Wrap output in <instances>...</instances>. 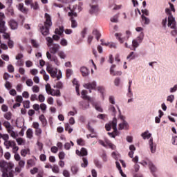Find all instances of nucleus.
I'll list each match as a JSON object with an SVG mask.
<instances>
[{
	"mask_svg": "<svg viewBox=\"0 0 177 177\" xmlns=\"http://www.w3.org/2000/svg\"><path fill=\"white\" fill-rule=\"evenodd\" d=\"M8 26H10L11 30H17V28H19V23L14 19H11L8 21Z\"/></svg>",
	"mask_w": 177,
	"mask_h": 177,
	"instance_id": "10",
	"label": "nucleus"
},
{
	"mask_svg": "<svg viewBox=\"0 0 177 177\" xmlns=\"http://www.w3.org/2000/svg\"><path fill=\"white\" fill-rule=\"evenodd\" d=\"M117 118H113V120L105 124L106 131H110L111 128L113 129V133H108L107 134L112 138H115L116 136H119L120 133L117 129Z\"/></svg>",
	"mask_w": 177,
	"mask_h": 177,
	"instance_id": "2",
	"label": "nucleus"
},
{
	"mask_svg": "<svg viewBox=\"0 0 177 177\" xmlns=\"http://www.w3.org/2000/svg\"><path fill=\"white\" fill-rule=\"evenodd\" d=\"M87 93H88V92L86 90H82V93H81L82 98L83 100H88L89 102L91 103V102H93V100L94 97H91L88 96Z\"/></svg>",
	"mask_w": 177,
	"mask_h": 177,
	"instance_id": "11",
	"label": "nucleus"
},
{
	"mask_svg": "<svg viewBox=\"0 0 177 177\" xmlns=\"http://www.w3.org/2000/svg\"><path fill=\"white\" fill-rule=\"evenodd\" d=\"M57 55L62 59H65L66 57V55L63 50L58 51Z\"/></svg>",
	"mask_w": 177,
	"mask_h": 177,
	"instance_id": "30",
	"label": "nucleus"
},
{
	"mask_svg": "<svg viewBox=\"0 0 177 177\" xmlns=\"http://www.w3.org/2000/svg\"><path fill=\"white\" fill-rule=\"evenodd\" d=\"M91 104H93V106L95 107V110L98 112H103V110L101 106H100L98 102H95V98H93V101L91 102Z\"/></svg>",
	"mask_w": 177,
	"mask_h": 177,
	"instance_id": "13",
	"label": "nucleus"
},
{
	"mask_svg": "<svg viewBox=\"0 0 177 177\" xmlns=\"http://www.w3.org/2000/svg\"><path fill=\"white\" fill-rule=\"evenodd\" d=\"M24 165H25V161L20 160L19 162V167L22 169V168H24Z\"/></svg>",
	"mask_w": 177,
	"mask_h": 177,
	"instance_id": "63",
	"label": "nucleus"
},
{
	"mask_svg": "<svg viewBox=\"0 0 177 177\" xmlns=\"http://www.w3.org/2000/svg\"><path fill=\"white\" fill-rule=\"evenodd\" d=\"M4 118L6 119L7 120H10L12 119L11 112H6V114H4Z\"/></svg>",
	"mask_w": 177,
	"mask_h": 177,
	"instance_id": "37",
	"label": "nucleus"
},
{
	"mask_svg": "<svg viewBox=\"0 0 177 177\" xmlns=\"http://www.w3.org/2000/svg\"><path fill=\"white\" fill-rule=\"evenodd\" d=\"M8 73H13L15 71V68L13 67V65L8 64Z\"/></svg>",
	"mask_w": 177,
	"mask_h": 177,
	"instance_id": "50",
	"label": "nucleus"
},
{
	"mask_svg": "<svg viewBox=\"0 0 177 177\" xmlns=\"http://www.w3.org/2000/svg\"><path fill=\"white\" fill-rule=\"evenodd\" d=\"M149 147H150L151 153H156V145H154L153 142V138L149 139Z\"/></svg>",
	"mask_w": 177,
	"mask_h": 177,
	"instance_id": "18",
	"label": "nucleus"
},
{
	"mask_svg": "<svg viewBox=\"0 0 177 177\" xmlns=\"http://www.w3.org/2000/svg\"><path fill=\"white\" fill-rule=\"evenodd\" d=\"M47 59L50 61L54 62L57 66H60V62L58 60V58L56 55H52L50 54L49 51L46 52Z\"/></svg>",
	"mask_w": 177,
	"mask_h": 177,
	"instance_id": "8",
	"label": "nucleus"
},
{
	"mask_svg": "<svg viewBox=\"0 0 177 177\" xmlns=\"http://www.w3.org/2000/svg\"><path fill=\"white\" fill-rule=\"evenodd\" d=\"M93 34L94 35H95L96 39H97V41H99V39H100L101 38V37H102V35L100 34V31L97 30H96V29H95V30H93Z\"/></svg>",
	"mask_w": 177,
	"mask_h": 177,
	"instance_id": "26",
	"label": "nucleus"
},
{
	"mask_svg": "<svg viewBox=\"0 0 177 177\" xmlns=\"http://www.w3.org/2000/svg\"><path fill=\"white\" fill-rule=\"evenodd\" d=\"M119 19V15H115L113 17H111V21L113 23H118Z\"/></svg>",
	"mask_w": 177,
	"mask_h": 177,
	"instance_id": "36",
	"label": "nucleus"
},
{
	"mask_svg": "<svg viewBox=\"0 0 177 177\" xmlns=\"http://www.w3.org/2000/svg\"><path fill=\"white\" fill-rule=\"evenodd\" d=\"M8 47L10 48H12L14 47V41L10 40V39H8Z\"/></svg>",
	"mask_w": 177,
	"mask_h": 177,
	"instance_id": "57",
	"label": "nucleus"
},
{
	"mask_svg": "<svg viewBox=\"0 0 177 177\" xmlns=\"http://www.w3.org/2000/svg\"><path fill=\"white\" fill-rule=\"evenodd\" d=\"M27 165L29 167H32L35 165V162L32 160V159H28L27 160Z\"/></svg>",
	"mask_w": 177,
	"mask_h": 177,
	"instance_id": "51",
	"label": "nucleus"
},
{
	"mask_svg": "<svg viewBox=\"0 0 177 177\" xmlns=\"http://www.w3.org/2000/svg\"><path fill=\"white\" fill-rule=\"evenodd\" d=\"M63 176H64L65 177H70V173L68 170H64L62 172Z\"/></svg>",
	"mask_w": 177,
	"mask_h": 177,
	"instance_id": "62",
	"label": "nucleus"
},
{
	"mask_svg": "<svg viewBox=\"0 0 177 177\" xmlns=\"http://www.w3.org/2000/svg\"><path fill=\"white\" fill-rule=\"evenodd\" d=\"M73 75V70L72 69H67L66 71V77L69 78Z\"/></svg>",
	"mask_w": 177,
	"mask_h": 177,
	"instance_id": "45",
	"label": "nucleus"
},
{
	"mask_svg": "<svg viewBox=\"0 0 177 177\" xmlns=\"http://www.w3.org/2000/svg\"><path fill=\"white\" fill-rule=\"evenodd\" d=\"M151 134L149 133V131H145V133L141 134L142 138L144 140L150 139Z\"/></svg>",
	"mask_w": 177,
	"mask_h": 177,
	"instance_id": "23",
	"label": "nucleus"
},
{
	"mask_svg": "<svg viewBox=\"0 0 177 177\" xmlns=\"http://www.w3.org/2000/svg\"><path fill=\"white\" fill-rule=\"evenodd\" d=\"M39 101L40 102H43L45 101V97L42 94L39 95Z\"/></svg>",
	"mask_w": 177,
	"mask_h": 177,
	"instance_id": "64",
	"label": "nucleus"
},
{
	"mask_svg": "<svg viewBox=\"0 0 177 177\" xmlns=\"http://www.w3.org/2000/svg\"><path fill=\"white\" fill-rule=\"evenodd\" d=\"M87 155H88V151L86 149L82 148L80 150V156H82V157H84V156H87Z\"/></svg>",
	"mask_w": 177,
	"mask_h": 177,
	"instance_id": "39",
	"label": "nucleus"
},
{
	"mask_svg": "<svg viewBox=\"0 0 177 177\" xmlns=\"http://www.w3.org/2000/svg\"><path fill=\"white\" fill-rule=\"evenodd\" d=\"M8 133H10V136H12L13 138H16L17 136H19V135L16 134L15 131H12V129H8Z\"/></svg>",
	"mask_w": 177,
	"mask_h": 177,
	"instance_id": "35",
	"label": "nucleus"
},
{
	"mask_svg": "<svg viewBox=\"0 0 177 177\" xmlns=\"http://www.w3.org/2000/svg\"><path fill=\"white\" fill-rule=\"evenodd\" d=\"M84 87L90 89L89 92L91 93V89H95L96 88V82H93L91 83H87L84 84Z\"/></svg>",
	"mask_w": 177,
	"mask_h": 177,
	"instance_id": "12",
	"label": "nucleus"
},
{
	"mask_svg": "<svg viewBox=\"0 0 177 177\" xmlns=\"http://www.w3.org/2000/svg\"><path fill=\"white\" fill-rule=\"evenodd\" d=\"M59 158L60 159V160H64V158H65V156H66V154H65V152H64V151H60L59 153Z\"/></svg>",
	"mask_w": 177,
	"mask_h": 177,
	"instance_id": "52",
	"label": "nucleus"
},
{
	"mask_svg": "<svg viewBox=\"0 0 177 177\" xmlns=\"http://www.w3.org/2000/svg\"><path fill=\"white\" fill-rule=\"evenodd\" d=\"M65 131H68V133H71L73 131V128H71L68 123L65 124Z\"/></svg>",
	"mask_w": 177,
	"mask_h": 177,
	"instance_id": "34",
	"label": "nucleus"
},
{
	"mask_svg": "<svg viewBox=\"0 0 177 177\" xmlns=\"http://www.w3.org/2000/svg\"><path fill=\"white\" fill-rule=\"evenodd\" d=\"M45 89L46 93L48 95L57 96V97H59L61 95L60 90H55L54 88H52L50 84H46L45 85Z\"/></svg>",
	"mask_w": 177,
	"mask_h": 177,
	"instance_id": "5",
	"label": "nucleus"
},
{
	"mask_svg": "<svg viewBox=\"0 0 177 177\" xmlns=\"http://www.w3.org/2000/svg\"><path fill=\"white\" fill-rule=\"evenodd\" d=\"M31 8H33L34 10H38L39 9V6L37 1L32 3Z\"/></svg>",
	"mask_w": 177,
	"mask_h": 177,
	"instance_id": "33",
	"label": "nucleus"
},
{
	"mask_svg": "<svg viewBox=\"0 0 177 177\" xmlns=\"http://www.w3.org/2000/svg\"><path fill=\"white\" fill-rule=\"evenodd\" d=\"M132 45H133V47L134 48L138 47L139 44H138L137 39H136V40H133V41H132Z\"/></svg>",
	"mask_w": 177,
	"mask_h": 177,
	"instance_id": "61",
	"label": "nucleus"
},
{
	"mask_svg": "<svg viewBox=\"0 0 177 177\" xmlns=\"http://www.w3.org/2000/svg\"><path fill=\"white\" fill-rule=\"evenodd\" d=\"M141 18H142V21H145V24H146V25H148V24H149V23H150V19H149V18L148 17H145V15H142L141 16Z\"/></svg>",
	"mask_w": 177,
	"mask_h": 177,
	"instance_id": "38",
	"label": "nucleus"
},
{
	"mask_svg": "<svg viewBox=\"0 0 177 177\" xmlns=\"http://www.w3.org/2000/svg\"><path fill=\"white\" fill-rule=\"evenodd\" d=\"M35 133L37 136H41V135L42 134V129L39 127L36 129V130L35 131Z\"/></svg>",
	"mask_w": 177,
	"mask_h": 177,
	"instance_id": "42",
	"label": "nucleus"
},
{
	"mask_svg": "<svg viewBox=\"0 0 177 177\" xmlns=\"http://www.w3.org/2000/svg\"><path fill=\"white\" fill-rule=\"evenodd\" d=\"M60 45L62 46L63 47H65L68 45V41L66 40L65 38H63L61 39Z\"/></svg>",
	"mask_w": 177,
	"mask_h": 177,
	"instance_id": "47",
	"label": "nucleus"
},
{
	"mask_svg": "<svg viewBox=\"0 0 177 177\" xmlns=\"http://www.w3.org/2000/svg\"><path fill=\"white\" fill-rule=\"evenodd\" d=\"M46 71L50 74V77L57 78V80H59L62 77V71L60 70L58 71L57 68L51 67L50 65L47 66Z\"/></svg>",
	"mask_w": 177,
	"mask_h": 177,
	"instance_id": "4",
	"label": "nucleus"
},
{
	"mask_svg": "<svg viewBox=\"0 0 177 177\" xmlns=\"http://www.w3.org/2000/svg\"><path fill=\"white\" fill-rule=\"evenodd\" d=\"M173 29V30L171 31V34L175 37L177 35V30H176V21H175V28H171Z\"/></svg>",
	"mask_w": 177,
	"mask_h": 177,
	"instance_id": "49",
	"label": "nucleus"
},
{
	"mask_svg": "<svg viewBox=\"0 0 177 177\" xmlns=\"http://www.w3.org/2000/svg\"><path fill=\"white\" fill-rule=\"evenodd\" d=\"M77 143L78 145L80 146H84L85 145V141L83 140V138H79L77 140Z\"/></svg>",
	"mask_w": 177,
	"mask_h": 177,
	"instance_id": "46",
	"label": "nucleus"
},
{
	"mask_svg": "<svg viewBox=\"0 0 177 177\" xmlns=\"http://www.w3.org/2000/svg\"><path fill=\"white\" fill-rule=\"evenodd\" d=\"M26 85L28 86H32L33 85V82L32 81V79H28L26 80Z\"/></svg>",
	"mask_w": 177,
	"mask_h": 177,
	"instance_id": "59",
	"label": "nucleus"
},
{
	"mask_svg": "<svg viewBox=\"0 0 177 177\" xmlns=\"http://www.w3.org/2000/svg\"><path fill=\"white\" fill-rule=\"evenodd\" d=\"M60 49V45L58 44H51V46L50 47V53L51 54H56Z\"/></svg>",
	"mask_w": 177,
	"mask_h": 177,
	"instance_id": "9",
	"label": "nucleus"
},
{
	"mask_svg": "<svg viewBox=\"0 0 177 177\" xmlns=\"http://www.w3.org/2000/svg\"><path fill=\"white\" fill-rule=\"evenodd\" d=\"M14 166V164L12 162H7L5 160L0 161L1 171L3 173L2 177H9L8 172L11 171Z\"/></svg>",
	"mask_w": 177,
	"mask_h": 177,
	"instance_id": "3",
	"label": "nucleus"
},
{
	"mask_svg": "<svg viewBox=\"0 0 177 177\" xmlns=\"http://www.w3.org/2000/svg\"><path fill=\"white\" fill-rule=\"evenodd\" d=\"M71 171L73 174H77L78 172V167L76 165H73L71 167Z\"/></svg>",
	"mask_w": 177,
	"mask_h": 177,
	"instance_id": "43",
	"label": "nucleus"
},
{
	"mask_svg": "<svg viewBox=\"0 0 177 177\" xmlns=\"http://www.w3.org/2000/svg\"><path fill=\"white\" fill-rule=\"evenodd\" d=\"M5 21L3 20H0V32L5 33L6 28L5 27Z\"/></svg>",
	"mask_w": 177,
	"mask_h": 177,
	"instance_id": "19",
	"label": "nucleus"
},
{
	"mask_svg": "<svg viewBox=\"0 0 177 177\" xmlns=\"http://www.w3.org/2000/svg\"><path fill=\"white\" fill-rule=\"evenodd\" d=\"M30 101L26 100L23 102L24 107L26 109H30Z\"/></svg>",
	"mask_w": 177,
	"mask_h": 177,
	"instance_id": "48",
	"label": "nucleus"
},
{
	"mask_svg": "<svg viewBox=\"0 0 177 177\" xmlns=\"http://www.w3.org/2000/svg\"><path fill=\"white\" fill-rule=\"evenodd\" d=\"M116 39L120 42V44H123L124 41V38H122V34L120 33H116L115 35Z\"/></svg>",
	"mask_w": 177,
	"mask_h": 177,
	"instance_id": "28",
	"label": "nucleus"
},
{
	"mask_svg": "<svg viewBox=\"0 0 177 177\" xmlns=\"http://www.w3.org/2000/svg\"><path fill=\"white\" fill-rule=\"evenodd\" d=\"M44 25H42L40 28V32L44 37L48 35L50 33V28L53 26V21H52V18L50 15L48 13H45L44 15Z\"/></svg>",
	"mask_w": 177,
	"mask_h": 177,
	"instance_id": "1",
	"label": "nucleus"
},
{
	"mask_svg": "<svg viewBox=\"0 0 177 177\" xmlns=\"http://www.w3.org/2000/svg\"><path fill=\"white\" fill-rule=\"evenodd\" d=\"M3 145L6 147V149H8L10 147L11 142H10V141L6 140V141H4Z\"/></svg>",
	"mask_w": 177,
	"mask_h": 177,
	"instance_id": "56",
	"label": "nucleus"
},
{
	"mask_svg": "<svg viewBox=\"0 0 177 177\" xmlns=\"http://www.w3.org/2000/svg\"><path fill=\"white\" fill-rule=\"evenodd\" d=\"M31 44H32V47H34V48H38L39 47V44L37 43V41H35V40L32 39L31 40Z\"/></svg>",
	"mask_w": 177,
	"mask_h": 177,
	"instance_id": "58",
	"label": "nucleus"
},
{
	"mask_svg": "<svg viewBox=\"0 0 177 177\" xmlns=\"http://www.w3.org/2000/svg\"><path fill=\"white\" fill-rule=\"evenodd\" d=\"M174 100V95H170L169 96L167 97V100L173 102Z\"/></svg>",
	"mask_w": 177,
	"mask_h": 177,
	"instance_id": "60",
	"label": "nucleus"
},
{
	"mask_svg": "<svg viewBox=\"0 0 177 177\" xmlns=\"http://www.w3.org/2000/svg\"><path fill=\"white\" fill-rule=\"evenodd\" d=\"M50 168H52V171L55 174H59V168L58 165H54L53 167L50 166Z\"/></svg>",
	"mask_w": 177,
	"mask_h": 177,
	"instance_id": "31",
	"label": "nucleus"
},
{
	"mask_svg": "<svg viewBox=\"0 0 177 177\" xmlns=\"http://www.w3.org/2000/svg\"><path fill=\"white\" fill-rule=\"evenodd\" d=\"M145 35L143 32H141L140 35L137 37L136 40L139 41L140 43L144 39Z\"/></svg>",
	"mask_w": 177,
	"mask_h": 177,
	"instance_id": "44",
	"label": "nucleus"
},
{
	"mask_svg": "<svg viewBox=\"0 0 177 177\" xmlns=\"http://www.w3.org/2000/svg\"><path fill=\"white\" fill-rule=\"evenodd\" d=\"M5 87L10 90L12 88V84L10 82L7 81L5 84Z\"/></svg>",
	"mask_w": 177,
	"mask_h": 177,
	"instance_id": "54",
	"label": "nucleus"
},
{
	"mask_svg": "<svg viewBox=\"0 0 177 177\" xmlns=\"http://www.w3.org/2000/svg\"><path fill=\"white\" fill-rule=\"evenodd\" d=\"M165 13L169 15L168 26L170 28H175V19L171 13V10L169 8H166Z\"/></svg>",
	"mask_w": 177,
	"mask_h": 177,
	"instance_id": "6",
	"label": "nucleus"
},
{
	"mask_svg": "<svg viewBox=\"0 0 177 177\" xmlns=\"http://www.w3.org/2000/svg\"><path fill=\"white\" fill-rule=\"evenodd\" d=\"M59 39H60V37L57 35H54L53 36V38L50 37H46V41L48 42L47 46L48 47L52 46V44H53L54 40L55 41H59Z\"/></svg>",
	"mask_w": 177,
	"mask_h": 177,
	"instance_id": "7",
	"label": "nucleus"
},
{
	"mask_svg": "<svg viewBox=\"0 0 177 177\" xmlns=\"http://www.w3.org/2000/svg\"><path fill=\"white\" fill-rule=\"evenodd\" d=\"M149 167L153 177H158V176L156 174V172L157 171V169L156 168L155 165L152 162H149Z\"/></svg>",
	"mask_w": 177,
	"mask_h": 177,
	"instance_id": "14",
	"label": "nucleus"
},
{
	"mask_svg": "<svg viewBox=\"0 0 177 177\" xmlns=\"http://www.w3.org/2000/svg\"><path fill=\"white\" fill-rule=\"evenodd\" d=\"M3 126L7 129L8 132V129H12L11 124L8 121H4V122L3 123Z\"/></svg>",
	"mask_w": 177,
	"mask_h": 177,
	"instance_id": "32",
	"label": "nucleus"
},
{
	"mask_svg": "<svg viewBox=\"0 0 177 177\" xmlns=\"http://www.w3.org/2000/svg\"><path fill=\"white\" fill-rule=\"evenodd\" d=\"M64 32V28L63 26L59 27V28H56L55 30V33L59 35H62Z\"/></svg>",
	"mask_w": 177,
	"mask_h": 177,
	"instance_id": "22",
	"label": "nucleus"
},
{
	"mask_svg": "<svg viewBox=\"0 0 177 177\" xmlns=\"http://www.w3.org/2000/svg\"><path fill=\"white\" fill-rule=\"evenodd\" d=\"M19 9L24 14H27L28 12V10L26 8H24V3H19Z\"/></svg>",
	"mask_w": 177,
	"mask_h": 177,
	"instance_id": "20",
	"label": "nucleus"
},
{
	"mask_svg": "<svg viewBox=\"0 0 177 177\" xmlns=\"http://www.w3.org/2000/svg\"><path fill=\"white\" fill-rule=\"evenodd\" d=\"M82 161H83V162L81 163V167H84V168L87 167L88 165V159H87L86 157H83V158H82Z\"/></svg>",
	"mask_w": 177,
	"mask_h": 177,
	"instance_id": "25",
	"label": "nucleus"
},
{
	"mask_svg": "<svg viewBox=\"0 0 177 177\" xmlns=\"http://www.w3.org/2000/svg\"><path fill=\"white\" fill-rule=\"evenodd\" d=\"M99 12V8L97 5H91V9L89 10V13L97 14Z\"/></svg>",
	"mask_w": 177,
	"mask_h": 177,
	"instance_id": "15",
	"label": "nucleus"
},
{
	"mask_svg": "<svg viewBox=\"0 0 177 177\" xmlns=\"http://www.w3.org/2000/svg\"><path fill=\"white\" fill-rule=\"evenodd\" d=\"M129 129V124L125 120H123L122 122L119 124L118 125V129L120 131H122V129Z\"/></svg>",
	"mask_w": 177,
	"mask_h": 177,
	"instance_id": "16",
	"label": "nucleus"
},
{
	"mask_svg": "<svg viewBox=\"0 0 177 177\" xmlns=\"http://www.w3.org/2000/svg\"><path fill=\"white\" fill-rule=\"evenodd\" d=\"M32 91L33 93H37L39 92L40 88L39 86H37V85H34L32 88Z\"/></svg>",
	"mask_w": 177,
	"mask_h": 177,
	"instance_id": "41",
	"label": "nucleus"
},
{
	"mask_svg": "<svg viewBox=\"0 0 177 177\" xmlns=\"http://www.w3.org/2000/svg\"><path fill=\"white\" fill-rule=\"evenodd\" d=\"M15 101L19 102V103H21L23 102V97L21 95H17L16 96V99H15Z\"/></svg>",
	"mask_w": 177,
	"mask_h": 177,
	"instance_id": "53",
	"label": "nucleus"
},
{
	"mask_svg": "<svg viewBox=\"0 0 177 177\" xmlns=\"http://www.w3.org/2000/svg\"><path fill=\"white\" fill-rule=\"evenodd\" d=\"M120 77H116V78L115 79V81H114V84H115V86H120Z\"/></svg>",
	"mask_w": 177,
	"mask_h": 177,
	"instance_id": "55",
	"label": "nucleus"
},
{
	"mask_svg": "<svg viewBox=\"0 0 177 177\" xmlns=\"http://www.w3.org/2000/svg\"><path fill=\"white\" fill-rule=\"evenodd\" d=\"M94 165L97 167L98 169H102V163L98 160V159L95 158L93 160Z\"/></svg>",
	"mask_w": 177,
	"mask_h": 177,
	"instance_id": "29",
	"label": "nucleus"
},
{
	"mask_svg": "<svg viewBox=\"0 0 177 177\" xmlns=\"http://www.w3.org/2000/svg\"><path fill=\"white\" fill-rule=\"evenodd\" d=\"M70 20L71 21V28H75L78 26V24L76 20L74 19V17H70Z\"/></svg>",
	"mask_w": 177,
	"mask_h": 177,
	"instance_id": "24",
	"label": "nucleus"
},
{
	"mask_svg": "<svg viewBox=\"0 0 177 177\" xmlns=\"http://www.w3.org/2000/svg\"><path fill=\"white\" fill-rule=\"evenodd\" d=\"M80 72L82 75V77H87L89 75V70L86 67H81Z\"/></svg>",
	"mask_w": 177,
	"mask_h": 177,
	"instance_id": "17",
	"label": "nucleus"
},
{
	"mask_svg": "<svg viewBox=\"0 0 177 177\" xmlns=\"http://www.w3.org/2000/svg\"><path fill=\"white\" fill-rule=\"evenodd\" d=\"M54 88L62 89L64 88V84L62 82H58L56 85H54Z\"/></svg>",
	"mask_w": 177,
	"mask_h": 177,
	"instance_id": "40",
	"label": "nucleus"
},
{
	"mask_svg": "<svg viewBox=\"0 0 177 177\" xmlns=\"http://www.w3.org/2000/svg\"><path fill=\"white\" fill-rule=\"evenodd\" d=\"M26 138L28 139H32L33 138V131L32 129H28L26 131Z\"/></svg>",
	"mask_w": 177,
	"mask_h": 177,
	"instance_id": "21",
	"label": "nucleus"
},
{
	"mask_svg": "<svg viewBox=\"0 0 177 177\" xmlns=\"http://www.w3.org/2000/svg\"><path fill=\"white\" fill-rule=\"evenodd\" d=\"M71 145L73 147L74 146V143L73 142V141H70V142H66L64 144V149L67 151L70 150Z\"/></svg>",
	"mask_w": 177,
	"mask_h": 177,
	"instance_id": "27",
	"label": "nucleus"
}]
</instances>
